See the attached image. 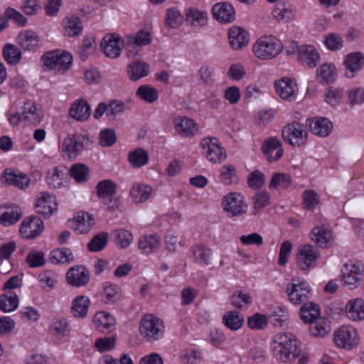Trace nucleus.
<instances>
[{"label":"nucleus","mask_w":364,"mask_h":364,"mask_svg":"<svg viewBox=\"0 0 364 364\" xmlns=\"http://www.w3.org/2000/svg\"><path fill=\"white\" fill-rule=\"evenodd\" d=\"M274 90L282 100L291 101L298 92V85L294 80L284 77L274 82Z\"/></svg>","instance_id":"f3484780"},{"label":"nucleus","mask_w":364,"mask_h":364,"mask_svg":"<svg viewBox=\"0 0 364 364\" xmlns=\"http://www.w3.org/2000/svg\"><path fill=\"white\" fill-rule=\"evenodd\" d=\"M22 214L21 208L15 204L0 206V223L4 226L14 225L21 218Z\"/></svg>","instance_id":"b1692460"},{"label":"nucleus","mask_w":364,"mask_h":364,"mask_svg":"<svg viewBox=\"0 0 364 364\" xmlns=\"http://www.w3.org/2000/svg\"><path fill=\"white\" fill-rule=\"evenodd\" d=\"M69 114L73 119L80 122H84L90 117L91 108L87 100L80 99L71 105Z\"/></svg>","instance_id":"cd10ccee"},{"label":"nucleus","mask_w":364,"mask_h":364,"mask_svg":"<svg viewBox=\"0 0 364 364\" xmlns=\"http://www.w3.org/2000/svg\"><path fill=\"white\" fill-rule=\"evenodd\" d=\"M223 323L228 328L232 331H237L243 325L244 317L238 311H230L224 314Z\"/></svg>","instance_id":"37998d69"},{"label":"nucleus","mask_w":364,"mask_h":364,"mask_svg":"<svg viewBox=\"0 0 364 364\" xmlns=\"http://www.w3.org/2000/svg\"><path fill=\"white\" fill-rule=\"evenodd\" d=\"M200 146L206 150L205 156L208 160L213 164H220L227 158L226 151L221 146L217 138H204L200 141Z\"/></svg>","instance_id":"0eeeda50"},{"label":"nucleus","mask_w":364,"mask_h":364,"mask_svg":"<svg viewBox=\"0 0 364 364\" xmlns=\"http://www.w3.org/2000/svg\"><path fill=\"white\" fill-rule=\"evenodd\" d=\"M282 135L284 140L287 141L291 145L300 146L306 142L308 132L304 129V125L294 122L284 127Z\"/></svg>","instance_id":"6e6552de"},{"label":"nucleus","mask_w":364,"mask_h":364,"mask_svg":"<svg viewBox=\"0 0 364 364\" xmlns=\"http://www.w3.org/2000/svg\"><path fill=\"white\" fill-rule=\"evenodd\" d=\"M92 323L95 328L104 332L115 324V319L109 312H97L92 318Z\"/></svg>","instance_id":"f704fd0d"},{"label":"nucleus","mask_w":364,"mask_h":364,"mask_svg":"<svg viewBox=\"0 0 364 364\" xmlns=\"http://www.w3.org/2000/svg\"><path fill=\"white\" fill-rule=\"evenodd\" d=\"M289 301L294 305L305 303L311 296L309 284L303 279L293 278L286 289Z\"/></svg>","instance_id":"20e7f679"},{"label":"nucleus","mask_w":364,"mask_h":364,"mask_svg":"<svg viewBox=\"0 0 364 364\" xmlns=\"http://www.w3.org/2000/svg\"><path fill=\"white\" fill-rule=\"evenodd\" d=\"M274 19L278 22L287 23L294 19L292 6L289 2L277 4L274 6Z\"/></svg>","instance_id":"a19ab883"},{"label":"nucleus","mask_w":364,"mask_h":364,"mask_svg":"<svg viewBox=\"0 0 364 364\" xmlns=\"http://www.w3.org/2000/svg\"><path fill=\"white\" fill-rule=\"evenodd\" d=\"M50 329L58 335L65 336L70 331V325L65 318H53L50 325Z\"/></svg>","instance_id":"bf43d9fd"},{"label":"nucleus","mask_w":364,"mask_h":364,"mask_svg":"<svg viewBox=\"0 0 364 364\" xmlns=\"http://www.w3.org/2000/svg\"><path fill=\"white\" fill-rule=\"evenodd\" d=\"M128 161L134 168H141L149 163V153L143 148L138 147L134 150L129 152Z\"/></svg>","instance_id":"e433bc0d"},{"label":"nucleus","mask_w":364,"mask_h":364,"mask_svg":"<svg viewBox=\"0 0 364 364\" xmlns=\"http://www.w3.org/2000/svg\"><path fill=\"white\" fill-rule=\"evenodd\" d=\"M289 314L287 309L282 304L274 306V327H284L288 323Z\"/></svg>","instance_id":"680f3d73"},{"label":"nucleus","mask_w":364,"mask_h":364,"mask_svg":"<svg viewBox=\"0 0 364 364\" xmlns=\"http://www.w3.org/2000/svg\"><path fill=\"white\" fill-rule=\"evenodd\" d=\"M265 176L259 170H255L247 176L248 186L254 190L260 188L264 183Z\"/></svg>","instance_id":"338daca9"},{"label":"nucleus","mask_w":364,"mask_h":364,"mask_svg":"<svg viewBox=\"0 0 364 364\" xmlns=\"http://www.w3.org/2000/svg\"><path fill=\"white\" fill-rule=\"evenodd\" d=\"M90 304V300L87 296H77L72 302L71 313L75 317L84 318L87 315Z\"/></svg>","instance_id":"473e14b6"},{"label":"nucleus","mask_w":364,"mask_h":364,"mask_svg":"<svg viewBox=\"0 0 364 364\" xmlns=\"http://www.w3.org/2000/svg\"><path fill=\"white\" fill-rule=\"evenodd\" d=\"M306 124L311 129V132L317 136L326 137L328 136L333 129L332 122L326 117H314L312 119H306Z\"/></svg>","instance_id":"a878e982"},{"label":"nucleus","mask_w":364,"mask_h":364,"mask_svg":"<svg viewBox=\"0 0 364 364\" xmlns=\"http://www.w3.org/2000/svg\"><path fill=\"white\" fill-rule=\"evenodd\" d=\"M11 123L18 124L20 122H27L33 125L38 124L41 121V115L37 112L35 103L26 101L21 107V111L9 118Z\"/></svg>","instance_id":"1a4fd4ad"},{"label":"nucleus","mask_w":364,"mask_h":364,"mask_svg":"<svg viewBox=\"0 0 364 364\" xmlns=\"http://www.w3.org/2000/svg\"><path fill=\"white\" fill-rule=\"evenodd\" d=\"M186 20L193 26H203L207 21L208 14L196 8H188L186 12Z\"/></svg>","instance_id":"603ef678"},{"label":"nucleus","mask_w":364,"mask_h":364,"mask_svg":"<svg viewBox=\"0 0 364 364\" xmlns=\"http://www.w3.org/2000/svg\"><path fill=\"white\" fill-rule=\"evenodd\" d=\"M149 71V65L139 60L132 62L128 65L127 73L130 80L136 81L146 76Z\"/></svg>","instance_id":"4c0bfd02"},{"label":"nucleus","mask_w":364,"mask_h":364,"mask_svg":"<svg viewBox=\"0 0 364 364\" xmlns=\"http://www.w3.org/2000/svg\"><path fill=\"white\" fill-rule=\"evenodd\" d=\"M228 39L232 49L242 50L248 44L250 34L242 27L232 26L228 30Z\"/></svg>","instance_id":"aec40b11"},{"label":"nucleus","mask_w":364,"mask_h":364,"mask_svg":"<svg viewBox=\"0 0 364 364\" xmlns=\"http://www.w3.org/2000/svg\"><path fill=\"white\" fill-rule=\"evenodd\" d=\"M343 64L346 71L345 75L348 78L354 77L364 66V54L361 52H353L346 55Z\"/></svg>","instance_id":"6ab92c4d"},{"label":"nucleus","mask_w":364,"mask_h":364,"mask_svg":"<svg viewBox=\"0 0 364 364\" xmlns=\"http://www.w3.org/2000/svg\"><path fill=\"white\" fill-rule=\"evenodd\" d=\"M117 186L112 180H103L97 184V195L100 198L114 196L117 192Z\"/></svg>","instance_id":"de8ad7c7"},{"label":"nucleus","mask_w":364,"mask_h":364,"mask_svg":"<svg viewBox=\"0 0 364 364\" xmlns=\"http://www.w3.org/2000/svg\"><path fill=\"white\" fill-rule=\"evenodd\" d=\"M66 280L73 287H83L90 281L89 271L83 266L71 267L66 274Z\"/></svg>","instance_id":"412c9836"},{"label":"nucleus","mask_w":364,"mask_h":364,"mask_svg":"<svg viewBox=\"0 0 364 364\" xmlns=\"http://www.w3.org/2000/svg\"><path fill=\"white\" fill-rule=\"evenodd\" d=\"M333 341L341 348L351 350L359 343L357 331L350 326H343L334 332Z\"/></svg>","instance_id":"423d86ee"},{"label":"nucleus","mask_w":364,"mask_h":364,"mask_svg":"<svg viewBox=\"0 0 364 364\" xmlns=\"http://www.w3.org/2000/svg\"><path fill=\"white\" fill-rule=\"evenodd\" d=\"M317 75L323 82L332 83L336 78V68L331 64H323L317 70Z\"/></svg>","instance_id":"5fc2aeb1"},{"label":"nucleus","mask_w":364,"mask_h":364,"mask_svg":"<svg viewBox=\"0 0 364 364\" xmlns=\"http://www.w3.org/2000/svg\"><path fill=\"white\" fill-rule=\"evenodd\" d=\"M3 56L9 64L16 65L22 58V53L17 46L8 43L3 48Z\"/></svg>","instance_id":"8fccbe9b"},{"label":"nucleus","mask_w":364,"mask_h":364,"mask_svg":"<svg viewBox=\"0 0 364 364\" xmlns=\"http://www.w3.org/2000/svg\"><path fill=\"white\" fill-rule=\"evenodd\" d=\"M68 25L65 28V34L73 37L78 36L82 31V21L78 17L68 18Z\"/></svg>","instance_id":"774afa93"},{"label":"nucleus","mask_w":364,"mask_h":364,"mask_svg":"<svg viewBox=\"0 0 364 364\" xmlns=\"http://www.w3.org/2000/svg\"><path fill=\"white\" fill-rule=\"evenodd\" d=\"M26 262L31 268L41 267L46 263L45 254L33 250L27 255Z\"/></svg>","instance_id":"e2e57ef3"},{"label":"nucleus","mask_w":364,"mask_h":364,"mask_svg":"<svg viewBox=\"0 0 364 364\" xmlns=\"http://www.w3.org/2000/svg\"><path fill=\"white\" fill-rule=\"evenodd\" d=\"M85 137L80 134L68 135L63 141L62 151L63 156L70 160H75L84 149Z\"/></svg>","instance_id":"9b49d317"},{"label":"nucleus","mask_w":364,"mask_h":364,"mask_svg":"<svg viewBox=\"0 0 364 364\" xmlns=\"http://www.w3.org/2000/svg\"><path fill=\"white\" fill-rule=\"evenodd\" d=\"M193 255L195 262H200L204 265H208L210 264L212 251L210 249L204 246H198L193 250Z\"/></svg>","instance_id":"0e129e2a"},{"label":"nucleus","mask_w":364,"mask_h":364,"mask_svg":"<svg viewBox=\"0 0 364 364\" xmlns=\"http://www.w3.org/2000/svg\"><path fill=\"white\" fill-rule=\"evenodd\" d=\"M136 95L149 103L154 102L159 97L157 90L149 85L140 86L136 91Z\"/></svg>","instance_id":"864d4df0"},{"label":"nucleus","mask_w":364,"mask_h":364,"mask_svg":"<svg viewBox=\"0 0 364 364\" xmlns=\"http://www.w3.org/2000/svg\"><path fill=\"white\" fill-rule=\"evenodd\" d=\"M151 41V33L144 29L139 30L134 35L129 36L127 41V49L128 50L127 56L129 58H133L137 54L138 50L132 53L131 51L132 49L149 45Z\"/></svg>","instance_id":"a211bd4d"},{"label":"nucleus","mask_w":364,"mask_h":364,"mask_svg":"<svg viewBox=\"0 0 364 364\" xmlns=\"http://www.w3.org/2000/svg\"><path fill=\"white\" fill-rule=\"evenodd\" d=\"M75 232L79 234L88 232L94 225V218L92 215L87 213H79L75 218Z\"/></svg>","instance_id":"58836bf2"},{"label":"nucleus","mask_w":364,"mask_h":364,"mask_svg":"<svg viewBox=\"0 0 364 364\" xmlns=\"http://www.w3.org/2000/svg\"><path fill=\"white\" fill-rule=\"evenodd\" d=\"M247 325L252 330H264L268 326V318L264 314L255 313L247 318Z\"/></svg>","instance_id":"6e6d98bb"},{"label":"nucleus","mask_w":364,"mask_h":364,"mask_svg":"<svg viewBox=\"0 0 364 364\" xmlns=\"http://www.w3.org/2000/svg\"><path fill=\"white\" fill-rule=\"evenodd\" d=\"M17 43L23 50L33 51L38 47L39 37L31 30H24L19 33Z\"/></svg>","instance_id":"c85d7f7f"},{"label":"nucleus","mask_w":364,"mask_h":364,"mask_svg":"<svg viewBox=\"0 0 364 364\" xmlns=\"http://www.w3.org/2000/svg\"><path fill=\"white\" fill-rule=\"evenodd\" d=\"M65 167L57 166L49 169L46 174V182L50 187L58 188L61 187L65 178Z\"/></svg>","instance_id":"79ce46f5"},{"label":"nucleus","mask_w":364,"mask_h":364,"mask_svg":"<svg viewBox=\"0 0 364 364\" xmlns=\"http://www.w3.org/2000/svg\"><path fill=\"white\" fill-rule=\"evenodd\" d=\"M100 44L107 57L117 58L121 55L124 40L117 33H109L102 38Z\"/></svg>","instance_id":"f8f14e48"},{"label":"nucleus","mask_w":364,"mask_h":364,"mask_svg":"<svg viewBox=\"0 0 364 364\" xmlns=\"http://www.w3.org/2000/svg\"><path fill=\"white\" fill-rule=\"evenodd\" d=\"M18 297L16 293L10 291L0 295V310L5 313L14 311L18 308Z\"/></svg>","instance_id":"49530a36"},{"label":"nucleus","mask_w":364,"mask_h":364,"mask_svg":"<svg viewBox=\"0 0 364 364\" xmlns=\"http://www.w3.org/2000/svg\"><path fill=\"white\" fill-rule=\"evenodd\" d=\"M183 16L176 8H169L166 10L164 24L172 29L178 28L183 23Z\"/></svg>","instance_id":"09e8293b"},{"label":"nucleus","mask_w":364,"mask_h":364,"mask_svg":"<svg viewBox=\"0 0 364 364\" xmlns=\"http://www.w3.org/2000/svg\"><path fill=\"white\" fill-rule=\"evenodd\" d=\"M309 330L314 337H324L331 330L330 321L327 318L318 317L314 321L310 322Z\"/></svg>","instance_id":"c9c22d12"},{"label":"nucleus","mask_w":364,"mask_h":364,"mask_svg":"<svg viewBox=\"0 0 364 364\" xmlns=\"http://www.w3.org/2000/svg\"><path fill=\"white\" fill-rule=\"evenodd\" d=\"M1 180L5 184L22 190L26 188L30 183V179L26 174L11 168H6L3 171L1 175Z\"/></svg>","instance_id":"dca6fc26"},{"label":"nucleus","mask_w":364,"mask_h":364,"mask_svg":"<svg viewBox=\"0 0 364 364\" xmlns=\"http://www.w3.org/2000/svg\"><path fill=\"white\" fill-rule=\"evenodd\" d=\"M319 306L313 302H305L300 309V318L306 323L314 321L320 316Z\"/></svg>","instance_id":"ea45409f"},{"label":"nucleus","mask_w":364,"mask_h":364,"mask_svg":"<svg viewBox=\"0 0 364 364\" xmlns=\"http://www.w3.org/2000/svg\"><path fill=\"white\" fill-rule=\"evenodd\" d=\"M364 272V267L360 262L352 263L351 262L345 264L342 269L343 280L349 289H355L362 279Z\"/></svg>","instance_id":"9d476101"},{"label":"nucleus","mask_w":364,"mask_h":364,"mask_svg":"<svg viewBox=\"0 0 364 364\" xmlns=\"http://www.w3.org/2000/svg\"><path fill=\"white\" fill-rule=\"evenodd\" d=\"M35 208L36 213L49 217L57 211L58 205L55 197L46 192H42L36 199Z\"/></svg>","instance_id":"2eb2a0df"},{"label":"nucleus","mask_w":364,"mask_h":364,"mask_svg":"<svg viewBox=\"0 0 364 364\" xmlns=\"http://www.w3.org/2000/svg\"><path fill=\"white\" fill-rule=\"evenodd\" d=\"M252 51L259 59H272L273 58V36L272 35L260 36L253 44Z\"/></svg>","instance_id":"4468645a"},{"label":"nucleus","mask_w":364,"mask_h":364,"mask_svg":"<svg viewBox=\"0 0 364 364\" xmlns=\"http://www.w3.org/2000/svg\"><path fill=\"white\" fill-rule=\"evenodd\" d=\"M198 80L205 85H212L215 82V69L208 65H203L198 70Z\"/></svg>","instance_id":"69168bd1"},{"label":"nucleus","mask_w":364,"mask_h":364,"mask_svg":"<svg viewBox=\"0 0 364 364\" xmlns=\"http://www.w3.org/2000/svg\"><path fill=\"white\" fill-rule=\"evenodd\" d=\"M160 245V238L157 235L141 236L138 242V247L142 254L149 255L156 251Z\"/></svg>","instance_id":"72a5a7b5"},{"label":"nucleus","mask_w":364,"mask_h":364,"mask_svg":"<svg viewBox=\"0 0 364 364\" xmlns=\"http://www.w3.org/2000/svg\"><path fill=\"white\" fill-rule=\"evenodd\" d=\"M44 230L43 223L37 216L31 215L26 218L20 228L21 235L26 239H33L41 235Z\"/></svg>","instance_id":"ddd939ff"},{"label":"nucleus","mask_w":364,"mask_h":364,"mask_svg":"<svg viewBox=\"0 0 364 364\" xmlns=\"http://www.w3.org/2000/svg\"><path fill=\"white\" fill-rule=\"evenodd\" d=\"M113 236L114 237L117 245L122 249L129 247L133 240L132 234L124 229L116 230L113 232Z\"/></svg>","instance_id":"13d9d810"},{"label":"nucleus","mask_w":364,"mask_h":364,"mask_svg":"<svg viewBox=\"0 0 364 364\" xmlns=\"http://www.w3.org/2000/svg\"><path fill=\"white\" fill-rule=\"evenodd\" d=\"M231 305L237 309H246L252 303L250 294L242 291H235L230 296Z\"/></svg>","instance_id":"c03bdc74"},{"label":"nucleus","mask_w":364,"mask_h":364,"mask_svg":"<svg viewBox=\"0 0 364 364\" xmlns=\"http://www.w3.org/2000/svg\"><path fill=\"white\" fill-rule=\"evenodd\" d=\"M90 168L84 164H75L71 166L69 173L71 178L77 183H83L87 181Z\"/></svg>","instance_id":"3c124183"},{"label":"nucleus","mask_w":364,"mask_h":364,"mask_svg":"<svg viewBox=\"0 0 364 364\" xmlns=\"http://www.w3.org/2000/svg\"><path fill=\"white\" fill-rule=\"evenodd\" d=\"M118 286L112 284L109 282H106L103 284L102 296L104 297L105 302L107 304H114L118 294Z\"/></svg>","instance_id":"052dcab7"},{"label":"nucleus","mask_w":364,"mask_h":364,"mask_svg":"<svg viewBox=\"0 0 364 364\" xmlns=\"http://www.w3.org/2000/svg\"><path fill=\"white\" fill-rule=\"evenodd\" d=\"M222 205L228 217L240 216L247 212L248 207L243 200V197L235 192H230L225 196Z\"/></svg>","instance_id":"39448f33"},{"label":"nucleus","mask_w":364,"mask_h":364,"mask_svg":"<svg viewBox=\"0 0 364 364\" xmlns=\"http://www.w3.org/2000/svg\"><path fill=\"white\" fill-rule=\"evenodd\" d=\"M298 60L304 65L312 68L320 61V55L313 46L302 45L298 47Z\"/></svg>","instance_id":"4be33fe9"},{"label":"nucleus","mask_w":364,"mask_h":364,"mask_svg":"<svg viewBox=\"0 0 364 364\" xmlns=\"http://www.w3.org/2000/svg\"><path fill=\"white\" fill-rule=\"evenodd\" d=\"M108 241V233L100 232L95 236L88 242L87 248L90 252H98L102 250Z\"/></svg>","instance_id":"4d7b16f0"},{"label":"nucleus","mask_w":364,"mask_h":364,"mask_svg":"<svg viewBox=\"0 0 364 364\" xmlns=\"http://www.w3.org/2000/svg\"><path fill=\"white\" fill-rule=\"evenodd\" d=\"M347 316L352 321L364 319V301L361 299L350 300L346 306Z\"/></svg>","instance_id":"2f4dec72"},{"label":"nucleus","mask_w":364,"mask_h":364,"mask_svg":"<svg viewBox=\"0 0 364 364\" xmlns=\"http://www.w3.org/2000/svg\"><path fill=\"white\" fill-rule=\"evenodd\" d=\"M45 67L60 73H65L73 65V55L65 50L48 51L41 56Z\"/></svg>","instance_id":"f03ea898"},{"label":"nucleus","mask_w":364,"mask_h":364,"mask_svg":"<svg viewBox=\"0 0 364 364\" xmlns=\"http://www.w3.org/2000/svg\"><path fill=\"white\" fill-rule=\"evenodd\" d=\"M49 260L55 264H68L73 260V256L70 249L67 247L58 248L50 253Z\"/></svg>","instance_id":"a18cd8bd"},{"label":"nucleus","mask_w":364,"mask_h":364,"mask_svg":"<svg viewBox=\"0 0 364 364\" xmlns=\"http://www.w3.org/2000/svg\"><path fill=\"white\" fill-rule=\"evenodd\" d=\"M213 17L221 23H231L235 19V12L233 6L228 2L215 4L212 9Z\"/></svg>","instance_id":"5701e85b"},{"label":"nucleus","mask_w":364,"mask_h":364,"mask_svg":"<svg viewBox=\"0 0 364 364\" xmlns=\"http://www.w3.org/2000/svg\"><path fill=\"white\" fill-rule=\"evenodd\" d=\"M311 239L321 248L331 245L333 241L332 232L323 225L316 226L311 230Z\"/></svg>","instance_id":"c756f323"},{"label":"nucleus","mask_w":364,"mask_h":364,"mask_svg":"<svg viewBox=\"0 0 364 364\" xmlns=\"http://www.w3.org/2000/svg\"><path fill=\"white\" fill-rule=\"evenodd\" d=\"M274 344L277 358L282 363H290L299 355V341L290 333H278Z\"/></svg>","instance_id":"f257e3e1"},{"label":"nucleus","mask_w":364,"mask_h":364,"mask_svg":"<svg viewBox=\"0 0 364 364\" xmlns=\"http://www.w3.org/2000/svg\"><path fill=\"white\" fill-rule=\"evenodd\" d=\"M164 324L161 319L152 314H146L141 320L140 333L149 342L159 341L164 333Z\"/></svg>","instance_id":"7ed1b4c3"},{"label":"nucleus","mask_w":364,"mask_h":364,"mask_svg":"<svg viewBox=\"0 0 364 364\" xmlns=\"http://www.w3.org/2000/svg\"><path fill=\"white\" fill-rule=\"evenodd\" d=\"M152 188L143 183H136L132 186L129 194L135 203L146 202L151 196Z\"/></svg>","instance_id":"7c9ffc66"},{"label":"nucleus","mask_w":364,"mask_h":364,"mask_svg":"<svg viewBox=\"0 0 364 364\" xmlns=\"http://www.w3.org/2000/svg\"><path fill=\"white\" fill-rule=\"evenodd\" d=\"M318 257V251L316 247L310 245L303 246L299 251L296 257V262L299 267L305 270L308 269L312 262Z\"/></svg>","instance_id":"393cba45"},{"label":"nucleus","mask_w":364,"mask_h":364,"mask_svg":"<svg viewBox=\"0 0 364 364\" xmlns=\"http://www.w3.org/2000/svg\"><path fill=\"white\" fill-rule=\"evenodd\" d=\"M176 132L182 137H190L198 132L196 123L191 119L186 117H178L173 120Z\"/></svg>","instance_id":"bb28decb"}]
</instances>
